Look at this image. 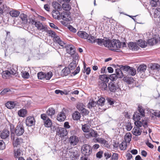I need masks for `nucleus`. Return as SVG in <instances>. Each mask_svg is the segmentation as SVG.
<instances>
[{
	"label": "nucleus",
	"mask_w": 160,
	"mask_h": 160,
	"mask_svg": "<svg viewBox=\"0 0 160 160\" xmlns=\"http://www.w3.org/2000/svg\"><path fill=\"white\" fill-rule=\"evenodd\" d=\"M8 125L10 127L11 139H14L15 134L17 136H20L22 135L24 132V126L21 123L18 124L15 129L14 126L13 124L9 123Z\"/></svg>",
	"instance_id": "nucleus-1"
},
{
	"label": "nucleus",
	"mask_w": 160,
	"mask_h": 160,
	"mask_svg": "<svg viewBox=\"0 0 160 160\" xmlns=\"http://www.w3.org/2000/svg\"><path fill=\"white\" fill-rule=\"evenodd\" d=\"M138 110L139 111L140 114L138 112H136L133 116V118L135 121L139 120L141 119L140 115L142 117H144L145 115V112L144 110L142 108L141 106L139 105L138 108Z\"/></svg>",
	"instance_id": "nucleus-2"
},
{
	"label": "nucleus",
	"mask_w": 160,
	"mask_h": 160,
	"mask_svg": "<svg viewBox=\"0 0 160 160\" xmlns=\"http://www.w3.org/2000/svg\"><path fill=\"white\" fill-rule=\"evenodd\" d=\"M96 41L98 44L100 46L104 45L106 47H107L110 49L111 48V41L109 39L105 40L103 39L98 38Z\"/></svg>",
	"instance_id": "nucleus-3"
},
{
	"label": "nucleus",
	"mask_w": 160,
	"mask_h": 160,
	"mask_svg": "<svg viewBox=\"0 0 160 160\" xmlns=\"http://www.w3.org/2000/svg\"><path fill=\"white\" fill-rule=\"evenodd\" d=\"M108 88L111 92H115L120 89L118 83L114 82H110L108 86Z\"/></svg>",
	"instance_id": "nucleus-4"
},
{
	"label": "nucleus",
	"mask_w": 160,
	"mask_h": 160,
	"mask_svg": "<svg viewBox=\"0 0 160 160\" xmlns=\"http://www.w3.org/2000/svg\"><path fill=\"white\" fill-rule=\"evenodd\" d=\"M81 151L85 156H89L92 153V148L88 144H84L82 147Z\"/></svg>",
	"instance_id": "nucleus-5"
},
{
	"label": "nucleus",
	"mask_w": 160,
	"mask_h": 160,
	"mask_svg": "<svg viewBox=\"0 0 160 160\" xmlns=\"http://www.w3.org/2000/svg\"><path fill=\"white\" fill-rule=\"evenodd\" d=\"M68 131L64 128L58 127L56 130V135L61 138H63L68 135Z\"/></svg>",
	"instance_id": "nucleus-6"
},
{
	"label": "nucleus",
	"mask_w": 160,
	"mask_h": 160,
	"mask_svg": "<svg viewBox=\"0 0 160 160\" xmlns=\"http://www.w3.org/2000/svg\"><path fill=\"white\" fill-rule=\"evenodd\" d=\"M111 48H110V49L113 51L119 50V49L121 47V42L118 40L114 39L113 40L111 41Z\"/></svg>",
	"instance_id": "nucleus-7"
},
{
	"label": "nucleus",
	"mask_w": 160,
	"mask_h": 160,
	"mask_svg": "<svg viewBox=\"0 0 160 160\" xmlns=\"http://www.w3.org/2000/svg\"><path fill=\"white\" fill-rule=\"evenodd\" d=\"M41 118L43 120L45 126L47 128L51 127L52 122L51 120L47 116L46 114H42L41 115Z\"/></svg>",
	"instance_id": "nucleus-8"
},
{
	"label": "nucleus",
	"mask_w": 160,
	"mask_h": 160,
	"mask_svg": "<svg viewBox=\"0 0 160 160\" xmlns=\"http://www.w3.org/2000/svg\"><path fill=\"white\" fill-rule=\"evenodd\" d=\"M71 13L69 11H63L60 14V19L66 21H70L71 20Z\"/></svg>",
	"instance_id": "nucleus-9"
},
{
	"label": "nucleus",
	"mask_w": 160,
	"mask_h": 160,
	"mask_svg": "<svg viewBox=\"0 0 160 160\" xmlns=\"http://www.w3.org/2000/svg\"><path fill=\"white\" fill-rule=\"evenodd\" d=\"M68 141L71 145L74 146L78 144L79 140L77 136L72 135L69 137Z\"/></svg>",
	"instance_id": "nucleus-10"
},
{
	"label": "nucleus",
	"mask_w": 160,
	"mask_h": 160,
	"mask_svg": "<svg viewBox=\"0 0 160 160\" xmlns=\"http://www.w3.org/2000/svg\"><path fill=\"white\" fill-rule=\"evenodd\" d=\"M95 141L100 143L102 147H104L107 148H109L110 147L108 142L102 138H98L95 139Z\"/></svg>",
	"instance_id": "nucleus-11"
},
{
	"label": "nucleus",
	"mask_w": 160,
	"mask_h": 160,
	"mask_svg": "<svg viewBox=\"0 0 160 160\" xmlns=\"http://www.w3.org/2000/svg\"><path fill=\"white\" fill-rule=\"evenodd\" d=\"M35 121L33 117L29 116L26 120V124L27 126L31 127L35 124Z\"/></svg>",
	"instance_id": "nucleus-12"
},
{
	"label": "nucleus",
	"mask_w": 160,
	"mask_h": 160,
	"mask_svg": "<svg viewBox=\"0 0 160 160\" xmlns=\"http://www.w3.org/2000/svg\"><path fill=\"white\" fill-rule=\"evenodd\" d=\"M14 156L16 158L20 157L21 156H22L23 154L24 151L19 148H14Z\"/></svg>",
	"instance_id": "nucleus-13"
},
{
	"label": "nucleus",
	"mask_w": 160,
	"mask_h": 160,
	"mask_svg": "<svg viewBox=\"0 0 160 160\" xmlns=\"http://www.w3.org/2000/svg\"><path fill=\"white\" fill-rule=\"evenodd\" d=\"M10 135V132L7 129L5 128L4 129L0 134L1 138L5 139L7 138Z\"/></svg>",
	"instance_id": "nucleus-14"
},
{
	"label": "nucleus",
	"mask_w": 160,
	"mask_h": 160,
	"mask_svg": "<svg viewBox=\"0 0 160 160\" xmlns=\"http://www.w3.org/2000/svg\"><path fill=\"white\" fill-rule=\"evenodd\" d=\"M66 51L68 53L71 55H73L75 53V48L72 45H68L66 47Z\"/></svg>",
	"instance_id": "nucleus-15"
},
{
	"label": "nucleus",
	"mask_w": 160,
	"mask_h": 160,
	"mask_svg": "<svg viewBox=\"0 0 160 160\" xmlns=\"http://www.w3.org/2000/svg\"><path fill=\"white\" fill-rule=\"evenodd\" d=\"M71 72L70 69L68 67H66L61 71L60 75L62 77L66 76L68 75Z\"/></svg>",
	"instance_id": "nucleus-16"
},
{
	"label": "nucleus",
	"mask_w": 160,
	"mask_h": 160,
	"mask_svg": "<svg viewBox=\"0 0 160 160\" xmlns=\"http://www.w3.org/2000/svg\"><path fill=\"white\" fill-rule=\"evenodd\" d=\"M128 47L130 49L134 50H137L139 48L136 43L133 42L128 43Z\"/></svg>",
	"instance_id": "nucleus-17"
},
{
	"label": "nucleus",
	"mask_w": 160,
	"mask_h": 160,
	"mask_svg": "<svg viewBox=\"0 0 160 160\" xmlns=\"http://www.w3.org/2000/svg\"><path fill=\"white\" fill-rule=\"evenodd\" d=\"M52 6L54 9V10L61 11L62 8L61 5L58 2L53 1L52 3Z\"/></svg>",
	"instance_id": "nucleus-18"
},
{
	"label": "nucleus",
	"mask_w": 160,
	"mask_h": 160,
	"mask_svg": "<svg viewBox=\"0 0 160 160\" xmlns=\"http://www.w3.org/2000/svg\"><path fill=\"white\" fill-rule=\"evenodd\" d=\"M34 25H35V27H36L37 28V29L39 30H46L47 28L44 26L42 23L39 22H35Z\"/></svg>",
	"instance_id": "nucleus-19"
},
{
	"label": "nucleus",
	"mask_w": 160,
	"mask_h": 160,
	"mask_svg": "<svg viewBox=\"0 0 160 160\" xmlns=\"http://www.w3.org/2000/svg\"><path fill=\"white\" fill-rule=\"evenodd\" d=\"M66 118L65 113L62 112L58 115L57 119L60 122H62L65 120Z\"/></svg>",
	"instance_id": "nucleus-20"
},
{
	"label": "nucleus",
	"mask_w": 160,
	"mask_h": 160,
	"mask_svg": "<svg viewBox=\"0 0 160 160\" xmlns=\"http://www.w3.org/2000/svg\"><path fill=\"white\" fill-rule=\"evenodd\" d=\"M147 68L146 66L144 64L140 65L137 68V71L138 72L141 73H144Z\"/></svg>",
	"instance_id": "nucleus-21"
},
{
	"label": "nucleus",
	"mask_w": 160,
	"mask_h": 160,
	"mask_svg": "<svg viewBox=\"0 0 160 160\" xmlns=\"http://www.w3.org/2000/svg\"><path fill=\"white\" fill-rule=\"evenodd\" d=\"M60 11L53 10L52 12V15L55 19H60L61 13Z\"/></svg>",
	"instance_id": "nucleus-22"
},
{
	"label": "nucleus",
	"mask_w": 160,
	"mask_h": 160,
	"mask_svg": "<svg viewBox=\"0 0 160 160\" xmlns=\"http://www.w3.org/2000/svg\"><path fill=\"white\" fill-rule=\"evenodd\" d=\"M99 88L102 90H106L108 89V86L106 83L102 81H100L98 84Z\"/></svg>",
	"instance_id": "nucleus-23"
},
{
	"label": "nucleus",
	"mask_w": 160,
	"mask_h": 160,
	"mask_svg": "<svg viewBox=\"0 0 160 160\" xmlns=\"http://www.w3.org/2000/svg\"><path fill=\"white\" fill-rule=\"evenodd\" d=\"M78 35L81 38L85 39L88 38H89V35L86 32L79 31L78 32Z\"/></svg>",
	"instance_id": "nucleus-24"
},
{
	"label": "nucleus",
	"mask_w": 160,
	"mask_h": 160,
	"mask_svg": "<svg viewBox=\"0 0 160 160\" xmlns=\"http://www.w3.org/2000/svg\"><path fill=\"white\" fill-rule=\"evenodd\" d=\"M78 64V62L76 60H73L71 62L68 66V68L70 69L71 71L74 70L76 67L77 65Z\"/></svg>",
	"instance_id": "nucleus-25"
},
{
	"label": "nucleus",
	"mask_w": 160,
	"mask_h": 160,
	"mask_svg": "<svg viewBox=\"0 0 160 160\" xmlns=\"http://www.w3.org/2000/svg\"><path fill=\"white\" fill-rule=\"evenodd\" d=\"M20 18L22 21V24H26L27 23L28 21L26 15L23 13H21L20 15Z\"/></svg>",
	"instance_id": "nucleus-26"
},
{
	"label": "nucleus",
	"mask_w": 160,
	"mask_h": 160,
	"mask_svg": "<svg viewBox=\"0 0 160 160\" xmlns=\"http://www.w3.org/2000/svg\"><path fill=\"white\" fill-rule=\"evenodd\" d=\"M72 118L74 120L77 121L81 118L80 113L78 111H75L72 114Z\"/></svg>",
	"instance_id": "nucleus-27"
},
{
	"label": "nucleus",
	"mask_w": 160,
	"mask_h": 160,
	"mask_svg": "<svg viewBox=\"0 0 160 160\" xmlns=\"http://www.w3.org/2000/svg\"><path fill=\"white\" fill-rule=\"evenodd\" d=\"M153 11L154 12V14L155 18H158L160 19V8H158L156 9L152 8Z\"/></svg>",
	"instance_id": "nucleus-28"
},
{
	"label": "nucleus",
	"mask_w": 160,
	"mask_h": 160,
	"mask_svg": "<svg viewBox=\"0 0 160 160\" xmlns=\"http://www.w3.org/2000/svg\"><path fill=\"white\" fill-rule=\"evenodd\" d=\"M22 142V140L20 138H17L13 142L14 148H17L18 145H20Z\"/></svg>",
	"instance_id": "nucleus-29"
},
{
	"label": "nucleus",
	"mask_w": 160,
	"mask_h": 160,
	"mask_svg": "<svg viewBox=\"0 0 160 160\" xmlns=\"http://www.w3.org/2000/svg\"><path fill=\"white\" fill-rule=\"evenodd\" d=\"M99 78L101 80V81L108 82L109 80V75L108 76L106 74L100 75Z\"/></svg>",
	"instance_id": "nucleus-30"
},
{
	"label": "nucleus",
	"mask_w": 160,
	"mask_h": 160,
	"mask_svg": "<svg viewBox=\"0 0 160 160\" xmlns=\"http://www.w3.org/2000/svg\"><path fill=\"white\" fill-rule=\"evenodd\" d=\"M132 134L130 132H128L124 136V139L126 142L129 143L131 141Z\"/></svg>",
	"instance_id": "nucleus-31"
},
{
	"label": "nucleus",
	"mask_w": 160,
	"mask_h": 160,
	"mask_svg": "<svg viewBox=\"0 0 160 160\" xmlns=\"http://www.w3.org/2000/svg\"><path fill=\"white\" fill-rule=\"evenodd\" d=\"M10 15L12 17H17L20 14V12L18 11L13 10L9 12Z\"/></svg>",
	"instance_id": "nucleus-32"
},
{
	"label": "nucleus",
	"mask_w": 160,
	"mask_h": 160,
	"mask_svg": "<svg viewBox=\"0 0 160 160\" xmlns=\"http://www.w3.org/2000/svg\"><path fill=\"white\" fill-rule=\"evenodd\" d=\"M123 80L124 82L129 84H131L134 81L133 78L131 77H128V76H126L124 77L123 78Z\"/></svg>",
	"instance_id": "nucleus-33"
},
{
	"label": "nucleus",
	"mask_w": 160,
	"mask_h": 160,
	"mask_svg": "<svg viewBox=\"0 0 160 160\" xmlns=\"http://www.w3.org/2000/svg\"><path fill=\"white\" fill-rule=\"evenodd\" d=\"M62 8L65 11H69L71 9V7L69 4L64 3L62 4Z\"/></svg>",
	"instance_id": "nucleus-34"
},
{
	"label": "nucleus",
	"mask_w": 160,
	"mask_h": 160,
	"mask_svg": "<svg viewBox=\"0 0 160 160\" xmlns=\"http://www.w3.org/2000/svg\"><path fill=\"white\" fill-rule=\"evenodd\" d=\"M27 110L25 109H22L18 112V115L20 117H24L26 115Z\"/></svg>",
	"instance_id": "nucleus-35"
},
{
	"label": "nucleus",
	"mask_w": 160,
	"mask_h": 160,
	"mask_svg": "<svg viewBox=\"0 0 160 160\" xmlns=\"http://www.w3.org/2000/svg\"><path fill=\"white\" fill-rule=\"evenodd\" d=\"M138 45L141 48H145L147 46V43L144 41L140 39L137 42Z\"/></svg>",
	"instance_id": "nucleus-36"
},
{
	"label": "nucleus",
	"mask_w": 160,
	"mask_h": 160,
	"mask_svg": "<svg viewBox=\"0 0 160 160\" xmlns=\"http://www.w3.org/2000/svg\"><path fill=\"white\" fill-rule=\"evenodd\" d=\"M55 113V110L53 108H49L46 112L47 115L49 116H50L51 118L52 115L54 114Z\"/></svg>",
	"instance_id": "nucleus-37"
},
{
	"label": "nucleus",
	"mask_w": 160,
	"mask_h": 160,
	"mask_svg": "<svg viewBox=\"0 0 160 160\" xmlns=\"http://www.w3.org/2000/svg\"><path fill=\"white\" fill-rule=\"evenodd\" d=\"M15 105L13 102H8L6 103V106L8 108L12 109L14 108Z\"/></svg>",
	"instance_id": "nucleus-38"
},
{
	"label": "nucleus",
	"mask_w": 160,
	"mask_h": 160,
	"mask_svg": "<svg viewBox=\"0 0 160 160\" xmlns=\"http://www.w3.org/2000/svg\"><path fill=\"white\" fill-rule=\"evenodd\" d=\"M116 73L118 78H122L123 75L122 72L120 69L118 68L116 69Z\"/></svg>",
	"instance_id": "nucleus-39"
},
{
	"label": "nucleus",
	"mask_w": 160,
	"mask_h": 160,
	"mask_svg": "<svg viewBox=\"0 0 160 160\" xmlns=\"http://www.w3.org/2000/svg\"><path fill=\"white\" fill-rule=\"evenodd\" d=\"M128 73L132 76H134L136 74V69L133 67H130Z\"/></svg>",
	"instance_id": "nucleus-40"
},
{
	"label": "nucleus",
	"mask_w": 160,
	"mask_h": 160,
	"mask_svg": "<svg viewBox=\"0 0 160 160\" xmlns=\"http://www.w3.org/2000/svg\"><path fill=\"white\" fill-rule=\"evenodd\" d=\"M89 136L96 138L98 136L97 132L93 129L90 130L88 132Z\"/></svg>",
	"instance_id": "nucleus-41"
},
{
	"label": "nucleus",
	"mask_w": 160,
	"mask_h": 160,
	"mask_svg": "<svg viewBox=\"0 0 160 160\" xmlns=\"http://www.w3.org/2000/svg\"><path fill=\"white\" fill-rule=\"evenodd\" d=\"M141 132L142 131L139 130V128H134L133 129L132 133L133 135L136 136L141 135Z\"/></svg>",
	"instance_id": "nucleus-42"
},
{
	"label": "nucleus",
	"mask_w": 160,
	"mask_h": 160,
	"mask_svg": "<svg viewBox=\"0 0 160 160\" xmlns=\"http://www.w3.org/2000/svg\"><path fill=\"white\" fill-rule=\"evenodd\" d=\"M157 42L158 41L154 38L149 39L148 41V44L152 46L156 44Z\"/></svg>",
	"instance_id": "nucleus-43"
},
{
	"label": "nucleus",
	"mask_w": 160,
	"mask_h": 160,
	"mask_svg": "<svg viewBox=\"0 0 160 160\" xmlns=\"http://www.w3.org/2000/svg\"><path fill=\"white\" fill-rule=\"evenodd\" d=\"M105 101V99L103 98H100L97 101V105L98 106H102L104 105Z\"/></svg>",
	"instance_id": "nucleus-44"
},
{
	"label": "nucleus",
	"mask_w": 160,
	"mask_h": 160,
	"mask_svg": "<svg viewBox=\"0 0 160 160\" xmlns=\"http://www.w3.org/2000/svg\"><path fill=\"white\" fill-rule=\"evenodd\" d=\"M53 75L52 73L51 72H49L47 73L45 72L44 79L47 80H49L52 77Z\"/></svg>",
	"instance_id": "nucleus-45"
},
{
	"label": "nucleus",
	"mask_w": 160,
	"mask_h": 160,
	"mask_svg": "<svg viewBox=\"0 0 160 160\" xmlns=\"http://www.w3.org/2000/svg\"><path fill=\"white\" fill-rule=\"evenodd\" d=\"M89 38H87L88 42H90L91 43H92L95 42H97L96 41L98 39H95V37L94 36H92L90 35H89Z\"/></svg>",
	"instance_id": "nucleus-46"
},
{
	"label": "nucleus",
	"mask_w": 160,
	"mask_h": 160,
	"mask_svg": "<svg viewBox=\"0 0 160 160\" xmlns=\"http://www.w3.org/2000/svg\"><path fill=\"white\" fill-rule=\"evenodd\" d=\"M127 147V142L124 141L122 142L120 145V148L122 150H125Z\"/></svg>",
	"instance_id": "nucleus-47"
},
{
	"label": "nucleus",
	"mask_w": 160,
	"mask_h": 160,
	"mask_svg": "<svg viewBox=\"0 0 160 160\" xmlns=\"http://www.w3.org/2000/svg\"><path fill=\"white\" fill-rule=\"evenodd\" d=\"M89 128V126L87 124L82 125V129L84 132H88L90 130Z\"/></svg>",
	"instance_id": "nucleus-48"
},
{
	"label": "nucleus",
	"mask_w": 160,
	"mask_h": 160,
	"mask_svg": "<svg viewBox=\"0 0 160 160\" xmlns=\"http://www.w3.org/2000/svg\"><path fill=\"white\" fill-rule=\"evenodd\" d=\"M97 105V102H94L93 101H92L89 102L88 104V108L90 109L92 107L96 106Z\"/></svg>",
	"instance_id": "nucleus-49"
},
{
	"label": "nucleus",
	"mask_w": 160,
	"mask_h": 160,
	"mask_svg": "<svg viewBox=\"0 0 160 160\" xmlns=\"http://www.w3.org/2000/svg\"><path fill=\"white\" fill-rule=\"evenodd\" d=\"M150 68L152 69H158L160 68V65L157 63H153L150 66Z\"/></svg>",
	"instance_id": "nucleus-50"
},
{
	"label": "nucleus",
	"mask_w": 160,
	"mask_h": 160,
	"mask_svg": "<svg viewBox=\"0 0 160 160\" xmlns=\"http://www.w3.org/2000/svg\"><path fill=\"white\" fill-rule=\"evenodd\" d=\"M45 72H39L38 73V79H39L42 80L43 79H44L45 76Z\"/></svg>",
	"instance_id": "nucleus-51"
},
{
	"label": "nucleus",
	"mask_w": 160,
	"mask_h": 160,
	"mask_svg": "<svg viewBox=\"0 0 160 160\" xmlns=\"http://www.w3.org/2000/svg\"><path fill=\"white\" fill-rule=\"evenodd\" d=\"M89 112V111L84 108L80 111V113L82 116H86L88 115Z\"/></svg>",
	"instance_id": "nucleus-52"
},
{
	"label": "nucleus",
	"mask_w": 160,
	"mask_h": 160,
	"mask_svg": "<svg viewBox=\"0 0 160 160\" xmlns=\"http://www.w3.org/2000/svg\"><path fill=\"white\" fill-rule=\"evenodd\" d=\"M129 67L130 66L127 65L124 66L121 65L120 69L121 71L122 70L123 71H126L128 72Z\"/></svg>",
	"instance_id": "nucleus-53"
},
{
	"label": "nucleus",
	"mask_w": 160,
	"mask_h": 160,
	"mask_svg": "<svg viewBox=\"0 0 160 160\" xmlns=\"http://www.w3.org/2000/svg\"><path fill=\"white\" fill-rule=\"evenodd\" d=\"M78 109L79 111H81L84 108V105L83 103H78L76 107Z\"/></svg>",
	"instance_id": "nucleus-54"
},
{
	"label": "nucleus",
	"mask_w": 160,
	"mask_h": 160,
	"mask_svg": "<svg viewBox=\"0 0 160 160\" xmlns=\"http://www.w3.org/2000/svg\"><path fill=\"white\" fill-rule=\"evenodd\" d=\"M160 2H159V0H158V1H152L150 2V4L152 6V7H156L159 4Z\"/></svg>",
	"instance_id": "nucleus-55"
},
{
	"label": "nucleus",
	"mask_w": 160,
	"mask_h": 160,
	"mask_svg": "<svg viewBox=\"0 0 160 160\" xmlns=\"http://www.w3.org/2000/svg\"><path fill=\"white\" fill-rule=\"evenodd\" d=\"M22 76L24 78H29V73L25 71L22 72Z\"/></svg>",
	"instance_id": "nucleus-56"
},
{
	"label": "nucleus",
	"mask_w": 160,
	"mask_h": 160,
	"mask_svg": "<svg viewBox=\"0 0 160 160\" xmlns=\"http://www.w3.org/2000/svg\"><path fill=\"white\" fill-rule=\"evenodd\" d=\"M118 78L117 77V75L115 74H113L109 75V79L112 81H115Z\"/></svg>",
	"instance_id": "nucleus-57"
},
{
	"label": "nucleus",
	"mask_w": 160,
	"mask_h": 160,
	"mask_svg": "<svg viewBox=\"0 0 160 160\" xmlns=\"http://www.w3.org/2000/svg\"><path fill=\"white\" fill-rule=\"evenodd\" d=\"M47 32L48 33L49 36L52 38H54L56 35L55 33L52 30H48Z\"/></svg>",
	"instance_id": "nucleus-58"
},
{
	"label": "nucleus",
	"mask_w": 160,
	"mask_h": 160,
	"mask_svg": "<svg viewBox=\"0 0 160 160\" xmlns=\"http://www.w3.org/2000/svg\"><path fill=\"white\" fill-rule=\"evenodd\" d=\"M17 68H15L14 69L12 68L10 71V74L13 75H15L17 73Z\"/></svg>",
	"instance_id": "nucleus-59"
},
{
	"label": "nucleus",
	"mask_w": 160,
	"mask_h": 160,
	"mask_svg": "<svg viewBox=\"0 0 160 160\" xmlns=\"http://www.w3.org/2000/svg\"><path fill=\"white\" fill-rule=\"evenodd\" d=\"M5 144L2 141L0 140V150H2L5 148Z\"/></svg>",
	"instance_id": "nucleus-60"
},
{
	"label": "nucleus",
	"mask_w": 160,
	"mask_h": 160,
	"mask_svg": "<svg viewBox=\"0 0 160 160\" xmlns=\"http://www.w3.org/2000/svg\"><path fill=\"white\" fill-rule=\"evenodd\" d=\"M80 70V68L78 66L77 68L75 70L74 72H72V73L74 76H75L78 73Z\"/></svg>",
	"instance_id": "nucleus-61"
},
{
	"label": "nucleus",
	"mask_w": 160,
	"mask_h": 160,
	"mask_svg": "<svg viewBox=\"0 0 160 160\" xmlns=\"http://www.w3.org/2000/svg\"><path fill=\"white\" fill-rule=\"evenodd\" d=\"M106 100L109 103L110 105H112L115 102L112 100V98H106Z\"/></svg>",
	"instance_id": "nucleus-62"
},
{
	"label": "nucleus",
	"mask_w": 160,
	"mask_h": 160,
	"mask_svg": "<svg viewBox=\"0 0 160 160\" xmlns=\"http://www.w3.org/2000/svg\"><path fill=\"white\" fill-rule=\"evenodd\" d=\"M103 154V151H100L98 152L96 154V157L99 158H101L102 157V155Z\"/></svg>",
	"instance_id": "nucleus-63"
},
{
	"label": "nucleus",
	"mask_w": 160,
	"mask_h": 160,
	"mask_svg": "<svg viewBox=\"0 0 160 160\" xmlns=\"http://www.w3.org/2000/svg\"><path fill=\"white\" fill-rule=\"evenodd\" d=\"M104 155L106 159H107L110 158L111 155V154L110 153H109L108 152H105L104 153Z\"/></svg>",
	"instance_id": "nucleus-64"
}]
</instances>
